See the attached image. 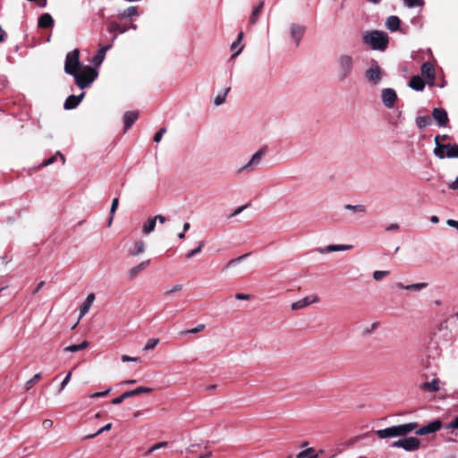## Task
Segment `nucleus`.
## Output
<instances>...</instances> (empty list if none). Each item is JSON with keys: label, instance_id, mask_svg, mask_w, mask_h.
Returning a JSON list of instances; mask_svg holds the SVG:
<instances>
[{"label": "nucleus", "instance_id": "e433bc0d", "mask_svg": "<svg viewBox=\"0 0 458 458\" xmlns=\"http://www.w3.org/2000/svg\"><path fill=\"white\" fill-rule=\"evenodd\" d=\"M344 208L351 210L352 212H356V213H366L367 212L366 207L361 204H360V205L347 204L344 206Z\"/></svg>", "mask_w": 458, "mask_h": 458}, {"label": "nucleus", "instance_id": "4468645a", "mask_svg": "<svg viewBox=\"0 0 458 458\" xmlns=\"http://www.w3.org/2000/svg\"><path fill=\"white\" fill-rule=\"evenodd\" d=\"M149 263H150V260L148 259V260H144V261L140 262V264L131 267L127 271V274H126L127 277L130 280L135 279L140 272H142L144 269L147 268V267L149 265Z\"/></svg>", "mask_w": 458, "mask_h": 458}, {"label": "nucleus", "instance_id": "f8f14e48", "mask_svg": "<svg viewBox=\"0 0 458 458\" xmlns=\"http://www.w3.org/2000/svg\"><path fill=\"white\" fill-rule=\"evenodd\" d=\"M382 101L386 107H393L397 98L396 93L393 89H384L382 90Z\"/></svg>", "mask_w": 458, "mask_h": 458}, {"label": "nucleus", "instance_id": "0eeeda50", "mask_svg": "<svg viewBox=\"0 0 458 458\" xmlns=\"http://www.w3.org/2000/svg\"><path fill=\"white\" fill-rule=\"evenodd\" d=\"M420 445V441L413 437H407L404 439H400L395 442H394L393 446L394 447H400L406 451H415L419 449Z\"/></svg>", "mask_w": 458, "mask_h": 458}, {"label": "nucleus", "instance_id": "c03bdc74", "mask_svg": "<svg viewBox=\"0 0 458 458\" xmlns=\"http://www.w3.org/2000/svg\"><path fill=\"white\" fill-rule=\"evenodd\" d=\"M389 274H390V272H389V271L376 270V271L373 273V278H374L376 281H380V280H382L384 277L387 276Z\"/></svg>", "mask_w": 458, "mask_h": 458}, {"label": "nucleus", "instance_id": "cd10ccee", "mask_svg": "<svg viewBox=\"0 0 458 458\" xmlns=\"http://www.w3.org/2000/svg\"><path fill=\"white\" fill-rule=\"evenodd\" d=\"M264 6V1H261L253 10L250 17V24L254 25L257 23L259 20V16L261 13V10Z\"/></svg>", "mask_w": 458, "mask_h": 458}, {"label": "nucleus", "instance_id": "a878e982", "mask_svg": "<svg viewBox=\"0 0 458 458\" xmlns=\"http://www.w3.org/2000/svg\"><path fill=\"white\" fill-rule=\"evenodd\" d=\"M428 284L427 283H418V284H412L404 285L402 283L397 284V287L400 289L409 290V291H420L425 288H427Z\"/></svg>", "mask_w": 458, "mask_h": 458}, {"label": "nucleus", "instance_id": "e2e57ef3", "mask_svg": "<svg viewBox=\"0 0 458 458\" xmlns=\"http://www.w3.org/2000/svg\"><path fill=\"white\" fill-rule=\"evenodd\" d=\"M154 219H156V223L157 222H159L160 224H165V221H166V218L165 216H162V215H157L154 216Z\"/></svg>", "mask_w": 458, "mask_h": 458}, {"label": "nucleus", "instance_id": "c756f323", "mask_svg": "<svg viewBox=\"0 0 458 458\" xmlns=\"http://www.w3.org/2000/svg\"><path fill=\"white\" fill-rule=\"evenodd\" d=\"M57 157H59L61 158L62 164L64 165L65 163V157H64V156L60 151H57L50 158L44 160L41 163L40 167H45V166H47V165H50L54 164L56 161Z\"/></svg>", "mask_w": 458, "mask_h": 458}, {"label": "nucleus", "instance_id": "aec40b11", "mask_svg": "<svg viewBox=\"0 0 458 458\" xmlns=\"http://www.w3.org/2000/svg\"><path fill=\"white\" fill-rule=\"evenodd\" d=\"M146 250V244L143 241L138 240L134 242L133 247L130 248L128 252L131 256L136 257L144 253Z\"/></svg>", "mask_w": 458, "mask_h": 458}, {"label": "nucleus", "instance_id": "13d9d810", "mask_svg": "<svg viewBox=\"0 0 458 458\" xmlns=\"http://www.w3.org/2000/svg\"><path fill=\"white\" fill-rule=\"evenodd\" d=\"M431 114H447V112L442 107H434Z\"/></svg>", "mask_w": 458, "mask_h": 458}, {"label": "nucleus", "instance_id": "412c9836", "mask_svg": "<svg viewBox=\"0 0 458 458\" xmlns=\"http://www.w3.org/2000/svg\"><path fill=\"white\" fill-rule=\"evenodd\" d=\"M38 26L43 29L52 28L54 26V19L49 13H43L38 21Z\"/></svg>", "mask_w": 458, "mask_h": 458}, {"label": "nucleus", "instance_id": "9b49d317", "mask_svg": "<svg viewBox=\"0 0 458 458\" xmlns=\"http://www.w3.org/2000/svg\"><path fill=\"white\" fill-rule=\"evenodd\" d=\"M318 301H319V298L317 295L306 296L297 301L293 302L291 305V310H301L312 303L318 302Z\"/></svg>", "mask_w": 458, "mask_h": 458}, {"label": "nucleus", "instance_id": "473e14b6", "mask_svg": "<svg viewBox=\"0 0 458 458\" xmlns=\"http://www.w3.org/2000/svg\"><path fill=\"white\" fill-rule=\"evenodd\" d=\"M229 90H230V88H226L223 91L218 93V95L213 100L214 105L220 106V105L224 104Z\"/></svg>", "mask_w": 458, "mask_h": 458}, {"label": "nucleus", "instance_id": "774afa93", "mask_svg": "<svg viewBox=\"0 0 458 458\" xmlns=\"http://www.w3.org/2000/svg\"><path fill=\"white\" fill-rule=\"evenodd\" d=\"M450 188L453 190H458V177L450 184Z\"/></svg>", "mask_w": 458, "mask_h": 458}, {"label": "nucleus", "instance_id": "864d4df0", "mask_svg": "<svg viewBox=\"0 0 458 458\" xmlns=\"http://www.w3.org/2000/svg\"><path fill=\"white\" fill-rule=\"evenodd\" d=\"M166 131V129L165 128H161L154 136V141L155 142H159L164 135V133H165Z\"/></svg>", "mask_w": 458, "mask_h": 458}, {"label": "nucleus", "instance_id": "f3484780", "mask_svg": "<svg viewBox=\"0 0 458 458\" xmlns=\"http://www.w3.org/2000/svg\"><path fill=\"white\" fill-rule=\"evenodd\" d=\"M95 301V294L89 293L88 294L85 301L83 304L80 307V316L79 320L81 319L89 310L93 301Z\"/></svg>", "mask_w": 458, "mask_h": 458}, {"label": "nucleus", "instance_id": "ddd939ff", "mask_svg": "<svg viewBox=\"0 0 458 458\" xmlns=\"http://www.w3.org/2000/svg\"><path fill=\"white\" fill-rule=\"evenodd\" d=\"M352 248V245L349 244H331L328 246H326L324 248H318L317 249V251L320 254H327L333 251H344L349 250Z\"/></svg>", "mask_w": 458, "mask_h": 458}, {"label": "nucleus", "instance_id": "bf43d9fd", "mask_svg": "<svg viewBox=\"0 0 458 458\" xmlns=\"http://www.w3.org/2000/svg\"><path fill=\"white\" fill-rule=\"evenodd\" d=\"M246 205H243V206H241L239 208H237L231 215H230V217H233V216H235L237 215H239L240 213H242L245 208H246Z\"/></svg>", "mask_w": 458, "mask_h": 458}, {"label": "nucleus", "instance_id": "4c0bfd02", "mask_svg": "<svg viewBox=\"0 0 458 458\" xmlns=\"http://www.w3.org/2000/svg\"><path fill=\"white\" fill-rule=\"evenodd\" d=\"M204 245H205V242H204V241H200V242H199V244H198L197 248H195V249H193V250H190V251L185 255V257H186L187 259H191V258H192V257H194V256L198 255L199 253H200V252H201V250H202V248L204 247Z\"/></svg>", "mask_w": 458, "mask_h": 458}, {"label": "nucleus", "instance_id": "de8ad7c7", "mask_svg": "<svg viewBox=\"0 0 458 458\" xmlns=\"http://www.w3.org/2000/svg\"><path fill=\"white\" fill-rule=\"evenodd\" d=\"M250 256V253H246V254H243L236 259H233L232 260H230L227 264V267H232L237 263H240L241 261H242L243 259H245L247 257Z\"/></svg>", "mask_w": 458, "mask_h": 458}, {"label": "nucleus", "instance_id": "ea45409f", "mask_svg": "<svg viewBox=\"0 0 458 458\" xmlns=\"http://www.w3.org/2000/svg\"><path fill=\"white\" fill-rule=\"evenodd\" d=\"M168 445V442L166 441H163V442H159V443H157L155 445H153L146 453L147 455L150 454L151 453H153L154 451L156 450H158L160 448H164V447H166Z\"/></svg>", "mask_w": 458, "mask_h": 458}, {"label": "nucleus", "instance_id": "6e6d98bb", "mask_svg": "<svg viewBox=\"0 0 458 458\" xmlns=\"http://www.w3.org/2000/svg\"><path fill=\"white\" fill-rule=\"evenodd\" d=\"M121 360H122L123 362H128V361H135V362H137V361H140V359L138 358V357H131V356H128V355H125V354L121 357Z\"/></svg>", "mask_w": 458, "mask_h": 458}, {"label": "nucleus", "instance_id": "052dcab7", "mask_svg": "<svg viewBox=\"0 0 458 458\" xmlns=\"http://www.w3.org/2000/svg\"><path fill=\"white\" fill-rule=\"evenodd\" d=\"M446 428L447 429H450V428H457L458 429V416L452 422H450L447 425Z\"/></svg>", "mask_w": 458, "mask_h": 458}, {"label": "nucleus", "instance_id": "49530a36", "mask_svg": "<svg viewBox=\"0 0 458 458\" xmlns=\"http://www.w3.org/2000/svg\"><path fill=\"white\" fill-rule=\"evenodd\" d=\"M111 428H112V424L108 423V424L105 425L104 427H102L101 428H99L96 433L87 436L86 438H93V437L100 435L101 433L111 429Z\"/></svg>", "mask_w": 458, "mask_h": 458}, {"label": "nucleus", "instance_id": "09e8293b", "mask_svg": "<svg viewBox=\"0 0 458 458\" xmlns=\"http://www.w3.org/2000/svg\"><path fill=\"white\" fill-rule=\"evenodd\" d=\"M438 126H445L448 122V116H433Z\"/></svg>", "mask_w": 458, "mask_h": 458}, {"label": "nucleus", "instance_id": "6ab92c4d", "mask_svg": "<svg viewBox=\"0 0 458 458\" xmlns=\"http://www.w3.org/2000/svg\"><path fill=\"white\" fill-rule=\"evenodd\" d=\"M129 30L128 26L125 25H120L119 23L115 21H112L109 23L107 30L109 33L115 34V33H125ZM116 38V35H114L112 41L114 42Z\"/></svg>", "mask_w": 458, "mask_h": 458}, {"label": "nucleus", "instance_id": "680f3d73", "mask_svg": "<svg viewBox=\"0 0 458 458\" xmlns=\"http://www.w3.org/2000/svg\"><path fill=\"white\" fill-rule=\"evenodd\" d=\"M52 426H53V421L51 420H45L42 422V427L45 429L50 428H52Z\"/></svg>", "mask_w": 458, "mask_h": 458}, {"label": "nucleus", "instance_id": "4d7b16f0", "mask_svg": "<svg viewBox=\"0 0 458 458\" xmlns=\"http://www.w3.org/2000/svg\"><path fill=\"white\" fill-rule=\"evenodd\" d=\"M235 298L240 301H249L250 299V295L247 293H238L235 294Z\"/></svg>", "mask_w": 458, "mask_h": 458}, {"label": "nucleus", "instance_id": "72a5a7b5", "mask_svg": "<svg viewBox=\"0 0 458 458\" xmlns=\"http://www.w3.org/2000/svg\"><path fill=\"white\" fill-rule=\"evenodd\" d=\"M415 122L419 128L424 129L431 123V116H417Z\"/></svg>", "mask_w": 458, "mask_h": 458}, {"label": "nucleus", "instance_id": "c9c22d12", "mask_svg": "<svg viewBox=\"0 0 458 458\" xmlns=\"http://www.w3.org/2000/svg\"><path fill=\"white\" fill-rule=\"evenodd\" d=\"M152 391H153V389L150 387L139 386L133 390H130L129 393H130L131 397H132V396L139 395L141 394H148V393H151Z\"/></svg>", "mask_w": 458, "mask_h": 458}, {"label": "nucleus", "instance_id": "f704fd0d", "mask_svg": "<svg viewBox=\"0 0 458 458\" xmlns=\"http://www.w3.org/2000/svg\"><path fill=\"white\" fill-rule=\"evenodd\" d=\"M407 8L423 7L424 0H402Z\"/></svg>", "mask_w": 458, "mask_h": 458}, {"label": "nucleus", "instance_id": "8fccbe9b", "mask_svg": "<svg viewBox=\"0 0 458 458\" xmlns=\"http://www.w3.org/2000/svg\"><path fill=\"white\" fill-rule=\"evenodd\" d=\"M182 290V285L178 284H174L171 289L167 290L165 294L166 296H169V295H172L173 293H177V292H180Z\"/></svg>", "mask_w": 458, "mask_h": 458}, {"label": "nucleus", "instance_id": "f257e3e1", "mask_svg": "<svg viewBox=\"0 0 458 458\" xmlns=\"http://www.w3.org/2000/svg\"><path fill=\"white\" fill-rule=\"evenodd\" d=\"M64 72L74 78L75 84L81 89L89 87L98 75L95 68L81 64L79 49H73L66 55Z\"/></svg>", "mask_w": 458, "mask_h": 458}, {"label": "nucleus", "instance_id": "7c9ffc66", "mask_svg": "<svg viewBox=\"0 0 458 458\" xmlns=\"http://www.w3.org/2000/svg\"><path fill=\"white\" fill-rule=\"evenodd\" d=\"M88 346H89V342L83 341L80 344H72V345L67 346L64 349V351L67 352H76L86 349Z\"/></svg>", "mask_w": 458, "mask_h": 458}, {"label": "nucleus", "instance_id": "c85d7f7f", "mask_svg": "<svg viewBox=\"0 0 458 458\" xmlns=\"http://www.w3.org/2000/svg\"><path fill=\"white\" fill-rule=\"evenodd\" d=\"M438 379L435 378L430 382H425L421 385V389L428 392H437L439 390Z\"/></svg>", "mask_w": 458, "mask_h": 458}, {"label": "nucleus", "instance_id": "69168bd1", "mask_svg": "<svg viewBox=\"0 0 458 458\" xmlns=\"http://www.w3.org/2000/svg\"><path fill=\"white\" fill-rule=\"evenodd\" d=\"M446 224H447L449 226L455 227V228L458 230V221L454 220V219H448V220L446 221Z\"/></svg>", "mask_w": 458, "mask_h": 458}, {"label": "nucleus", "instance_id": "7ed1b4c3", "mask_svg": "<svg viewBox=\"0 0 458 458\" xmlns=\"http://www.w3.org/2000/svg\"><path fill=\"white\" fill-rule=\"evenodd\" d=\"M417 427L418 423L410 422L406 424L389 427L384 429H378L376 431V435L381 439L403 437L414 431L417 428Z\"/></svg>", "mask_w": 458, "mask_h": 458}, {"label": "nucleus", "instance_id": "2f4dec72", "mask_svg": "<svg viewBox=\"0 0 458 458\" xmlns=\"http://www.w3.org/2000/svg\"><path fill=\"white\" fill-rule=\"evenodd\" d=\"M318 454L312 447L307 448L297 454V458H318Z\"/></svg>", "mask_w": 458, "mask_h": 458}, {"label": "nucleus", "instance_id": "79ce46f5", "mask_svg": "<svg viewBox=\"0 0 458 458\" xmlns=\"http://www.w3.org/2000/svg\"><path fill=\"white\" fill-rule=\"evenodd\" d=\"M159 340L157 338H150L147 341L145 346H144V351H148V350H152L154 349L157 344H158Z\"/></svg>", "mask_w": 458, "mask_h": 458}, {"label": "nucleus", "instance_id": "a19ab883", "mask_svg": "<svg viewBox=\"0 0 458 458\" xmlns=\"http://www.w3.org/2000/svg\"><path fill=\"white\" fill-rule=\"evenodd\" d=\"M138 116H124L123 124H124V131L131 128V126L135 123Z\"/></svg>", "mask_w": 458, "mask_h": 458}, {"label": "nucleus", "instance_id": "20e7f679", "mask_svg": "<svg viewBox=\"0 0 458 458\" xmlns=\"http://www.w3.org/2000/svg\"><path fill=\"white\" fill-rule=\"evenodd\" d=\"M337 75L340 80L349 78L354 68V58L349 54H342L336 59Z\"/></svg>", "mask_w": 458, "mask_h": 458}, {"label": "nucleus", "instance_id": "0e129e2a", "mask_svg": "<svg viewBox=\"0 0 458 458\" xmlns=\"http://www.w3.org/2000/svg\"><path fill=\"white\" fill-rule=\"evenodd\" d=\"M399 229V225L398 224H391L389 225L388 226H386V230L390 232V231H397Z\"/></svg>", "mask_w": 458, "mask_h": 458}, {"label": "nucleus", "instance_id": "2eb2a0df", "mask_svg": "<svg viewBox=\"0 0 458 458\" xmlns=\"http://www.w3.org/2000/svg\"><path fill=\"white\" fill-rule=\"evenodd\" d=\"M420 72L422 76L428 79L430 83H434L436 77L435 69L429 62H425L422 64Z\"/></svg>", "mask_w": 458, "mask_h": 458}, {"label": "nucleus", "instance_id": "b1692460", "mask_svg": "<svg viewBox=\"0 0 458 458\" xmlns=\"http://www.w3.org/2000/svg\"><path fill=\"white\" fill-rule=\"evenodd\" d=\"M242 38H243V32L241 31L238 34L237 39L234 42H233V44L231 45V49L233 51H234V53L232 55L233 58L239 55L242 51L243 47H239L242 40Z\"/></svg>", "mask_w": 458, "mask_h": 458}, {"label": "nucleus", "instance_id": "a18cd8bd", "mask_svg": "<svg viewBox=\"0 0 458 458\" xmlns=\"http://www.w3.org/2000/svg\"><path fill=\"white\" fill-rule=\"evenodd\" d=\"M130 397H131V395H130L129 391L124 392V393H123V394H121L120 396H118V397H116V398H114V399H113V400H112V403H113V404H115V405H116V404H120V403H122L125 399L130 398Z\"/></svg>", "mask_w": 458, "mask_h": 458}, {"label": "nucleus", "instance_id": "dca6fc26", "mask_svg": "<svg viewBox=\"0 0 458 458\" xmlns=\"http://www.w3.org/2000/svg\"><path fill=\"white\" fill-rule=\"evenodd\" d=\"M84 95L85 94L82 92L79 96H75V95L69 96L64 103V108L66 110H71V109L75 108L81 103V101L84 98Z\"/></svg>", "mask_w": 458, "mask_h": 458}, {"label": "nucleus", "instance_id": "39448f33", "mask_svg": "<svg viewBox=\"0 0 458 458\" xmlns=\"http://www.w3.org/2000/svg\"><path fill=\"white\" fill-rule=\"evenodd\" d=\"M434 153L439 158H456L458 157L457 144H439L437 142Z\"/></svg>", "mask_w": 458, "mask_h": 458}, {"label": "nucleus", "instance_id": "5fc2aeb1", "mask_svg": "<svg viewBox=\"0 0 458 458\" xmlns=\"http://www.w3.org/2000/svg\"><path fill=\"white\" fill-rule=\"evenodd\" d=\"M110 391H111V388L109 387V388H107L106 390H105V391H103V392H96V393L92 394L90 395V397H91V398H99V397H103V396H105V395L108 394L110 393Z\"/></svg>", "mask_w": 458, "mask_h": 458}, {"label": "nucleus", "instance_id": "bb28decb", "mask_svg": "<svg viewBox=\"0 0 458 458\" xmlns=\"http://www.w3.org/2000/svg\"><path fill=\"white\" fill-rule=\"evenodd\" d=\"M156 219L153 217H149L147 222H145L142 225V233L145 235L149 234L155 230L156 227Z\"/></svg>", "mask_w": 458, "mask_h": 458}, {"label": "nucleus", "instance_id": "5701e85b", "mask_svg": "<svg viewBox=\"0 0 458 458\" xmlns=\"http://www.w3.org/2000/svg\"><path fill=\"white\" fill-rule=\"evenodd\" d=\"M409 86L416 91H421L425 88V82L420 76H413L409 81Z\"/></svg>", "mask_w": 458, "mask_h": 458}, {"label": "nucleus", "instance_id": "f03ea898", "mask_svg": "<svg viewBox=\"0 0 458 458\" xmlns=\"http://www.w3.org/2000/svg\"><path fill=\"white\" fill-rule=\"evenodd\" d=\"M362 41L373 50L385 51L388 47L389 37L386 32L375 30L366 31L362 35Z\"/></svg>", "mask_w": 458, "mask_h": 458}, {"label": "nucleus", "instance_id": "58836bf2", "mask_svg": "<svg viewBox=\"0 0 458 458\" xmlns=\"http://www.w3.org/2000/svg\"><path fill=\"white\" fill-rule=\"evenodd\" d=\"M41 378V374L40 373H37L33 376L32 378H30V380H28L25 384V389L26 391H29L30 390L33 386L38 382L39 381Z\"/></svg>", "mask_w": 458, "mask_h": 458}, {"label": "nucleus", "instance_id": "1a4fd4ad", "mask_svg": "<svg viewBox=\"0 0 458 458\" xmlns=\"http://www.w3.org/2000/svg\"><path fill=\"white\" fill-rule=\"evenodd\" d=\"M442 427V422L439 420H435L428 424L421 427L420 428H416L415 433L419 436H425L428 434L435 433L439 430Z\"/></svg>", "mask_w": 458, "mask_h": 458}, {"label": "nucleus", "instance_id": "338daca9", "mask_svg": "<svg viewBox=\"0 0 458 458\" xmlns=\"http://www.w3.org/2000/svg\"><path fill=\"white\" fill-rule=\"evenodd\" d=\"M379 327V322H374L371 324V328L366 330V333H371L372 331L376 330Z\"/></svg>", "mask_w": 458, "mask_h": 458}, {"label": "nucleus", "instance_id": "a211bd4d", "mask_svg": "<svg viewBox=\"0 0 458 458\" xmlns=\"http://www.w3.org/2000/svg\"><path fill=\"white\" fill-rule=\"evenodd\" d=\"M401 25V20L396 15L389 16L386 21V28L391 32L398 31Z\"/></svg>", "mask_w": 458, "mask_h": 458}, {"label": "nucleus", "instance_id": "37998d69", "mask_svg": "<svg viewBox=\"0 0 458 458\" xmlns=\"http://www.w3.org/2000/svg\"><path fill=\"white\" fill-rule=\"evenodd\" d=\"M118 203H119V200L117 198H114L112 201V204H111V208H110V215H111V217L108 221V225H111L112 221H113V216L114 214L115 213L116 209H117V207H118Z\"/></svg>", "mask_w": 458, "mask_h": 458}, {"label": "nucleus", "instance_id": "4be33fe9", "mask_svg": "<svg viewBox=\"0 0 458 458\" xmlns=\"http://www.w3.org/2000/svg\"><path fill=\"white\" fill-rule=\"evenodd\" d=\"M111 47V45L101 47L92 59L95 65H100L106 56V51Z\"/></svg>", "mask_w": 458, "mask_h": 458}, {"label": "nucleus", "instance_id": "603ef678", "mask_svg": "<svg viewBox=\"0 0 458 458\" xmlns=\"http://www.w3.org/2000/svg\"><path fill=\"white\" fill-rule=\"evenodd\" d=\"M205 329V325L199 324L196 327L189 329L184 332V334H197L199 332H201Z\"/></svg>", "mask_w": 458, "mask_h": 458}, {"label": "nucleus", "instance_id": "9d476101", "mask_svg": "<svg viewBox=\"0 0 458 458\" xmlns=\"http://www.w3.org/2000/svg\"><path fill=\"white\" fill-rule=\"evenodd\" d=\"M306 28L305 26L293 23L290 26V34L292 38L294 40L295 46L299 47L301 40L305 33Z\"/></svg>", "mask_w": 458, "mask_h": 458}, {"label": "nucleus", "instance_id": "423d86ee", "mask_svg": "<svg viewBox=\"0 0 458 458\" xmlns=\"http://www.w3.org/2000/svg\"><path fill=\"white\" fill-rule=\"evenodd\" d=\"M383 77V71L381 67L379 66L378 63L375 60H372L370 63L369 67L365 72V78L366 80L373 84L377 85L378 84Z\"/></svg>", "mask_w": 458, "mask_h": 458}, {"label": "nucleus", "instance_id": "393cba45", "mask_svg": "<svg viewBox=\"0 0 458 458\" xmlns=\"http://www.w3.org/2000/svg\"><path fill=\"white\" fill-rule=\"evenodd\" d=\"M139 15H140V13L138 12V8L136 6H130L128 8H126L125 10H123V12H121L118 14V17H119V19L123 20V19L131 18L132 16H139Z\"/></svg>", "mask_w": 458, "mask_h": 458}, {"label": "nucleus", "instance_id": "6e6552de", "mask_svg": "<svg viewBox=\"0 0 458 458\" xmlns=\"http://www.w3.org/2000/svg\"><path fill=\"white\" fill-rule=\"evenodd\" d=\"M266 154V148H261L259 149L256 153H254L250 159V161L244 165L242 167L240 168V172L246 171V170H254L257 166L259 165L261 163V160L263 157Z\"/></svg>", "mask_w": 458, "mask_h": 458}, {"label": "nucleus", "instance_id": "3c124183", "mask_svg": "<svg viewBox=\"0 0 458 458\" xmlns=\"http://www.w3.org/2000/svg\"><path fill=\"white\" fill-rule=\"evenodd\" d=\"M71 377H72V371L68 372V374L65 376V377L62 381V383L60 385V388H59V393L62 392L64 389V387L69 384Z\"/></svg>", "mask_w": 458, "mask_h": 458}]
</instances>
